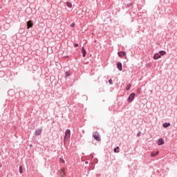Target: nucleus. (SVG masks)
<instances>
[{
    "mask_svg": "<svg viewBox=\"0 0 177 177\" xmlns=\"http://www.w3.org/2000/svg\"><path fill=\"white\" fill-rule=\"evenodd\" d=\"M157 154H158V151H157L156 153L152 152L151 157H156V156H157Z\"/></svg>",
    "mask_w": 177,
    "mask_h": 177,
    "instance_id": "a211bd4d",
    "label": "nucleus"
},
{
    "mask_svg": "<svg viewBox=\"0 0 177 177\" xmlns=\"http://www.w3.org/2000/svg\"><path fill=\"white\" fill-rule=\"evenodd\" d=\"M131 83H129L127 87H126V91H129V89H131Z\"/></svg>",
    "mask_w": 177,
    "mask_h": 177,
    "instance_id": "2eb2a0df",
    "label": "nucleus"
},
{
    "mask_svg": "<svg viewBox=\"0 0 177 177\" xmlns=\"http://www.w3.org/2000/svg\"><path fill=\"white\" fill-rule=\"evenodd\" d=\"M65 75L66 77H70V75H71V73H70V71H66L65 73Z\"/></svg>",
    "mask_w": 177,
    "mask_h": 177,
    "instance_id": "f3484780",
    "label": "nucleus"
},
{
    "mask_svg": "<svg viewBox=\"0 0 177 177\" xmlns=\"http://www.w3.org/2000/svg\"><path fill=\"white\" fill-rule=\"evenodd\" d=\"M160 57H161V55L160 53H156L153 55L154 60H158V59H160Z\"/></svg>",
    "mask_w": 177,
    "mask_h": 177,
    "instance_id": "1a4fd4ad",
    "label": "nucleus"
},
{
    "mask_svg": "<svg viewBox=\"0 0 177 177\" xmlns=\"http://www.w3.org/2000/svg\"><path fill=\"white\" fill-rule=\"evenodd\" d=\"M171 125V123L169 122H165L163 124V128H168Z\"/></svg>",
    "mask_w": 177,
    "mask_h": 177,
    "instance_id": "f8f14e48",
    "label": "nucleus"
},
{
    "mask_svg": "<svg viewBox=\"0 0 177 177\" xmlns=\"http://www.w3.org/2000/svg\"><path fill=\"white\" fill-rule=\"evenodd\" d=\"M32 26H34V24H32V21H28L27 22V28H31L32 27Z\"/></svg>",
    "mask_w": 177,
    "mask_h": 177,
    "instance_id": "9d476101",
    "label": "nucleus"
},
{
    "mask_svg": "<svg viewBox=\"0 0 177 177\" xmlns=\"http://www.w3.org/2000/svg\"><path fill=\"white\" fill-rule=\"evenodd\" d=\"M71 27H75V23L71 24Z\"/></svg>",
    "mask_w": 177,
    "mask_h": 177,
    "instance_id": "4be33fe9",
    "label": "nucleus"
},
{
    "mask_svg": "<svg viewBox=\"0 0 177 177\" xmlns=\"http://www.w3.org/2000/svg\"><path fill=\"white\" fill-rule=\"evenodd\" d=\"M19 173L23 174V167L21 166L19 167Z\"/></svg>",
    "mask_w": 177,
    "mask_h": 177,
    "instance_id": "6ab92c4d",
    "label": "nucleus"
},
{
    "mask_svg": "<svg viewBox=\"0 0 177 177\" xmlns=\"http://www.w3.org/2000/svg\"><path fill=\"white\" fill-rule=\"evenodd\" d=\"M59 160L61 162H63V164H64L65 161L63 160V158H60Z\"/></svg>",
    "mask_w": 177,
    "mask_h": 177,
    "instance_id": "412c9836",
    "label": "nucleus"
},
{
    "mask_svg": "<svg viewBox=\"0 0 177 177\" xmlns=\"http://www.w3.org/2000/svg\"><path fill=\"white\" fill-rule=\"evenodd\" d=\"M77 46H78V44H74V47L75 48H77Z\"/></svg>",
    "mask_w": 177,
    "mask_h": 177,
    "instance_id": "b1692460",
    "label": "nucleus"
},
{
    "mask_svg": "<svg viewBox=\"0 0 177 177\" xmlns=\"http://www.w3.org/2000/svg\"><path fill=\"white\" fill-rule=\"evenodd\" d=\"M93 138H94V139L97 142H100V140H102V138H100V134H99L98 132H94L93 133Z\"/></svg>",
    "mask_w": 177,
    "mask_h": 177,
    "instance_id": "f03ea898",
    "label": "nucleus"
},
{
    "mask_svg": "<svg viewBox=\"0 0 177 177\" xmlns=\"http://www.w3.org/2000/svg\"><path fill=\"white\" fill-rule=\"evenodd\" d=\"M41 133H42L41 129H37L35 130L36 136H39V135H41Z\"/></svg>",
    "mask_w": 177,
    "mask_h": 177,
    "instance_id": "6e6552de",
    "label": "nucleus"
},
{
    "mask_svg": "<svg viewBox=\"0 0 177 177\" xmlns=\"http://www.w3.org/2000/svg\"><path fill=\"white\" fill-rule=\"evenodd\" d=\"M71 136V131H70V129H68L65 131L64 140H68Z\"/></svg>",
    "mask_w": 177,
    "mask_h": 177,
    "instance_id": "f257e3e1",
    "label": "nucleus"
},
{
    "mask_svg": "<svg viewBox=\"0 0 177 177\" xmlns=\"http://www.w3.org/2000/svg\"><path fill=\"white\" fill-rule=\"evenodd\" d=\"M117 68L119 71H122V64L121 62L117 63Z\"/></svg>",
    "mask_w": 177,
    "mask_h": 177,
    "instance_id": "423d86ee",
    "label": "nucleus"
},
{
    "mask_svg": "<svg viewBox=\"0 0 177 177\" xmlns=\"http://www.w3.org/2000/svg\"><path fill=\"white\" fill-rule=\"evenodd\" d=\"M82 53L83 57H85V56H86V50H85V48L84 47L82 48Z\"/></svg>",
    "mask_w": 177,
    "mask_h": 177,
    "instance_id": "9b49d317",
    "label": "nucleus"
},
{
    "mask_svg": "<svg viewBox=\"0 0 177 177\" xmlns=\"http://www.w3.org/2000/svg\"><path fill=\"white\" fill-rule=\"evenodd\" d=\"M129 6H132V4H127V8H129Z\"/></svg>",
    "mask_w": 177,
    "mask_h": 177,
    "instance_id": "393cba45",
    "label": "nucleus"
},
{
    "mask_svg": "<svg viewBox=\"0 0 177 177\" xmlns=\"http://www.w3.org/2000/svg\"><path fill=\"white\" fill-rule=\"evenodd\" d=\"M119 149H120V147H117L116 148H115L113 149L114 153H120Z\"/></svg>",
    "mask_w": 177,
    "mask_h": 177,
    "instance_id": "4468645a",
    "label": "nucleus"
},
{
    "mask_svg": "<svg viewBox=\"0 0 177 177\" xmlns=\"http://www.w3.org/2000/svg\"><path fill=\"white\" fill-rule=\"evenodd\" d=\"M0 168H2V164L0 163Z\"/></svg>",
    "mask_w": 177,
    "mask_h": 177,
    "instance_id": "a878e982",
    "label": "nucleus"
},
{
    "mask_svg": "<svg viewBox=\"0 0 177 177\" xmlns=\"http://www.w3.org/2000/svg\"><path fill=\"white\" fill-rule=\"evenodd\" d=\"M109 83L110 84V85H113V80H109Z\"/></svg>",
    "mask_w": 177,
    "mask_h": 177,
    "instance_id": "aec40b11",
    "label": "nucleus"
},
{
    "mask_svg": "<svg viewBox=\"0 0 177 177\" xmlns=\"http://www.w3.org/2000/svg\"><path fill=\"white\" fill-rule=\"evenodd\" d=\"M141 133H141L140 131L137 133L138 138H139V136H140V134H141Z\"/></svg>",
    "mask_w": 177,
    "mask_h": 177,
    "instance_id": "5701e85b",
    "label": "nucleus"
},
{
    "mask_svg": "<svg viewBox=\"0 0 177 177\" xmlns=\"http://www.w3.org/2000/svg\"><path fill=\"white\" fill-rule=\"evenodd\" d=\"M66 5H67V6H68V8H72L73 7V4L71 2L67 1Z\"/></svg>",
    "mask_w": 177,
    "mask_h": 177,
    "instance_id": "dca6fc26",
    "label": "nucleus"
},
{
    "mask_svg": "<svg viewBox=\"0 0 177 177\" xmlns=\"http://www.w3.org/2000/svg\"><path fill=\"white\" fill-rule=\"evenodd\" d=\"M165 53H167V52H165V50H160L159 52V54L160 55V56H164L165 55Z\"/></svg>",
    "mask_w": 177,
    "mask_h": 177,
    "instance_id": "ddd939ff",
    "label": "nucleus"
},
{
    "mask_svg": "<svg viewBox=\"0 0 177 177\" xmlns=\"http://www.w3.org/2000/svg\"><path fill=\"white\" fill-rule=\"evenodd\" d=\"M133 100H135V93L130 94L127 99V102H129V103H132Z\"/></svg>",
    "mask_w": 177,
    "mask_h": 177,
    "instance_id": "7ed1b4c3",
    "label": "nucleus"
},
{
    "mask_svg": "<svg viewBox=\"0 0 177 177\" xmlns=\"http://www.w3.org/2000/svg\"><path fill=\"white\" fill-rule=\"evenodd\" d=\"M59 176L61 177H65L66 176V173L64 172V168L61 169L59 171Z\"/></svg>",
    "mask_w": 177,
    "mask_h": 177,
    "instance_id": "0eeeda50",
    "label": "nucleus"
},
{
    "mask_svg": "<svg viewBox=\"0 0 177 177\" xmlns=\"http://www.w3.org/2000/svg\"><path fill=\"white\" fill-rule=\"evenodd\" d=\"M165 141L163 138H160L158 141H157V145L158 146H162V145H164Z\"/></svg>",
    "mask_w": 177,
    "mask_h": 177,
    "instance_id": "20e7f679",
    "label": "nucleus"
},
{
    "mask_svg": "<svg viewBox=\"0 0 177 177\" xmlns=\"http://www.w3.org/2000/svg\"><path fill=\"white\" fill-rule=\"evenodd\" d=\"M118 55L119 57H124V56H125V55H127V53L125 51H120L118 53Z\"/></svg>",
    "mask_w": 177,
    "mask_h": 177,
    "instance_id": "39448f33",
    "label": "nucleus"
}]
</instances>
